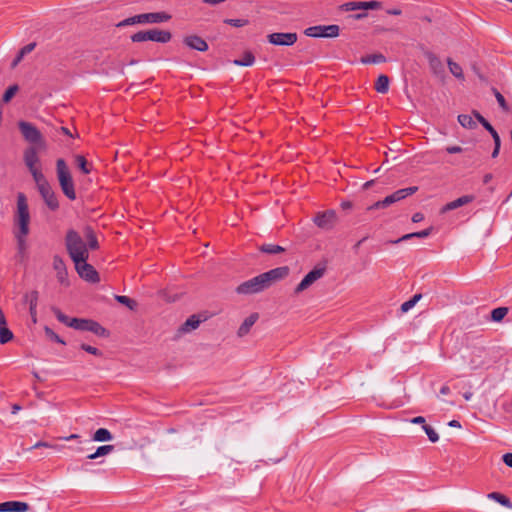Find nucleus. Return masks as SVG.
Here are the masks:
<instances>
[{"instance_id":"obj_1","label":"nucleus","mask_w":512,"mask_h":512,"mask_svg":"<svg viewBox=\"0 0 512 512\" xmlns=\"http://www.w3.org/2000/svg\"><path fill=\"white\" fill-rule=\"evenodd\" d=\"M290 269L287 266L277 267L242 282L236 288L240 295H253L270 288L274 283L286 278Z\"/></svg>"},{"instance_id":"obj_2","label":"nucleus","mask_w":512,"mask_h":512,"mask_svg":"<svg viewBox=\"0 0 512 512\" xmlns=\"http://www.w3.org/2000/svg\"><path fill=\"white\" fill-rule=\"evenodd\" d=\"M84 239L80 234L74 230H69L66 235V248L72 261L88 259L89 249L95 250L98 248V241L93 232L89 227L84 230Z\"/></svg>"},{"instance_id":"obj_3","label":"nucleus","mask_w":512,"mask_h":512,"mask_svg":"<svg viewBox=\"0 0 512 512\" xmlns=\"http://www.w3.org/2000/svg\"><path fill=\"white\" fill-rule=\"evenodd\" d=\"M14 223L17 227L15 237L17 238L20 249H24L26 236L29 234L30 213L27 198L23 193L17 195V206L14 215Z\"/></svg>"},{"instance_id":"obj_4","label":"nucleus","mask_w":512,"mask_h":512,"mask_svg":"<svg viewBox=\"0 0 512 512\" xmlns=\"http://www.w3.org/2000/svg\"><path fill=\"white\" fill-rule=\"evenodd\" d=\"M56 173L60 188L63 194L70 200L76 199L74 182L70 170L64 159L60 158L56 161Z\"/></svg>"},{"instance_id":"obj_5","label":"nucleus","mask_w":512,"mask_h":512,"mask_svg":"<svg viewBox=\"0 0 512 512\" xmlns=\"http://www.w3.org/2000/svg\"><path fill=\"white\" fill-rule=\"evenodd\" d=\"M18 126L24 139L29 142L31 146H37L39 149H46V142L42 134L33 124L20 121Z\"/></svg>"},{"instance_id":"obj_6","label":"nucleus","mask_w":512,"mask_h":512,"mask_svg":"<svg viewBox=\"0 0 512 512\" xmlns=\"http://www.w3.org/2000/svg\"><path fill=\"white\" fill-rule=\"evenodd\" d=\"M340 28L338 25H318L312 26L305 30V34L309 37H326L335 38L339 35Z\"/></svg>"},{"instance_id":"obj_7","label":"nucleus","mask_w":512,"mask_h":512,"mask_svg":"<svg viewBox=\"0 0 512 512\" xmlns=\"http://www.w3.org/2000/svg\"><path fill=\"white\" fill-rule=\"evenodd\" d=\"M88 259L74 261L75 269L79 276L88 282H98L99 275L95 268L87 263Z\"/></svg>"},{"instance_id":"obj_8","label":"nucleus","mask_w":512,"mask_h":512,"mask_svg":"<svg viewBox=\"0 0 512 512\" xmlns=\"http://www.w3.org/2000/svg\"><path fill=\"white\" fill-rule=\"evenodd\" d=\"M325 268L315 267L304 276L301 282L295 287L294 293L300 294L312 286L317 280L323 277Z\"/></svg>"},{"instance_id":"obj_9","label":"nucleus","mask_w":512,"mask_h":512,"mask_svg":"<svg viewBox=\"0 0 512 512\" xmlns=\"http://www.w3.org/2000/svg\"><path fill=\"white\" fill-rule=\"evenodd\" d=\"M160 21V13H143L124 19L117 24L118 27H124L134 24L158 23Z\"/></svg>"},{"instance_id":"obj_10","label":"nucleus","mask_w":512,"mask_h":512,"mask_svg":"<svg viewBox=\"0 0 512 512\" xmlns=\"http://www.w3.org/2000/svg\"><path fill=\"white\" fill-rule=\"evenodd\" d=\"M71 323V328H74L76 330L91 331L96 335H104L105 333V329L100 324L93 320L74 318V320Z\"/></svg>"},{"instance_id":"obj_11","label":"nucleus","mask_w":512,"mask_h":512,"mask_svg":"<svg viewBox=\"0 0 512 512\" xmlns=\"http://www.w3.org/2000/svg\"><path fill=\"white\" fill-rule=\"evenodd\" d=\"M268 41L273 45L291 46L297 41L296 33H272L268 35Z\"/></svg>"},{"instance_id":"obj_12","label":"nucleus","mask_w":512,"mask_h":512,"mask_svg":"<svg viewBox=\"0 0 512 512\" xmlns=\"http://www.w3.org/2000/svg\"><path fill=\"white\" fill-rule=\"evenodd\" d=\"M381 3L378 1H367V2H361V1H350L346 2L341 6V9L344 11H355L358 9L363 10H377L381 8Z\"/></svg>"},{"instance_id":"obj_13","label":"nucleus","mask_w":512,"mask_h":512,"mask_svg":"<svg viewBox=\"0 0 512 512\" xmlns=\"http://www.w3.org/2000/svg\"><path fill=\"white\" fill-rule=\"evenodd\" d=\"M336 221V214L332 210L318 213L314 218V223L322 229H331Z\"/></svg>"},{"instance_id":"obj_14","label":"nucleus","mask_w":512,"mask_h":512,"mask_svg":"<svg viewBox=\"0 0 512 512\" xmlns=\"http://www.w3.org/2000/svg\"><path fill=\"white\" fill-rule=\"evenodd\" d=\"M42 149H39L37 146H29L24 150L23 153V160L26 165V167L29 169L40 167V159L38 156L39 151Z\"/></svg>"},{"instance_id":"obj_15","label":"nucleus","mask_w":512,"mask_h":512,"mask_svg":"<svg viewBox=\"0 0 512 512\" xmlns=\"http://www.w3.org/2000/svg\"><path fill=\"white\" fill-rule=\"evenodd\" d=\"M418 190L417 186H412L408 188H403L395 191L391 195L384 198V203L386 204V207L405 199L406 197L413 195Z\"/></svg>"},{"instance_id":"obj_16","label":"nucleus","mask_w":512,"mask_h":512,"mask_svg":"<svg viewBox=\"0 0 512 512\" xmlns=\"http://www.w3.org/2000/svg\"><path fill=\"white\" fill-rule=\"evenodd\" d=\"M53 268L56 272V277H57L58 282L64 286H68L69 281H68L67 268H66V265L61 257L54 256Z\"/></svg>"},{"instance_id":"obj_17","label":"nucleus","mask_w":512,"mask_h":512,"mask_svg":"<svg viewBox=\"0 0 512 512\" xmlns=\"http://www.w3.org/2000/svg\"><path fill=\"white\" fill-rule=\"evenodd\" d=\"M470 369L476 370L485 364V352L482 349H474L466 357Z\"/></svg>"},{"instance_id":"obj_18","label":"nucleus","mask_w":512,"mask_h":512,"mask_svg":"<svg viewBox=\"0 0 512 512\" xmlns=\"http://www.w3.org/2000/svg\"><path fill=\"white\" fill-rule=\"evenodd\" d=\"M133 42L154 41L160 42V31L158 29H151L147 31H140L131 36Z\"/></svg>"},{"instance_id":"obj_19","label":"nucleus","mask_w":512,"mask_h":512,"mask_svg":"<svg viewBox=\"0 0 512 512\" xmlns=\"http://www.w3.org/2000/svg\"><path fill=\"white\" fill-rule=\"evenodd\" d=\"M40 195L42 196L46 205L53 211L57 210L59 207L58 199L53 191L51 185L46 186L45 188L39 190Z\"/></svg>"},{"instance_id":"obj_20","label":"nucleus","mask_w":512,"mask_h":512,"mask_svg":"<svg viewBox=\"0 0 512 512\" xmlns=\"http://www.w3.org/2000/svg\"><path fill=\"white\" fill-rule=\"evenodd\" d=\"M29 506L25 502L7 501L0 503V512H27Z\"/></svg>"},{"instance_id":"obj_21","label":"nucleus","mask_w":512,"mask_h":512,"mask_svg":"<svg viewBox=\"0 0 512 512\" xmlns=\"http://www.w3.org/2000/svg\"><path fill=\"white\" fill-rule=\"evenodd\" d=\"M184 43L191 49H195L197 51H206L208 49L206 41L196 35L186 37L184 39Z\"/></svg>"},{"instance_id":"obj_22","label":"nucleus","mask_w":512,"mask_h":512,"mask_svg":"<svg viewBox=\"0 0 512 512\" xmlns=\"http://www.w3.org/2000/svg\"><path fill=\"white\" fill-rule=\"evenodd\" d=\"M474 197L472 195H464L462 197L457 198L454 201H451L447 203L445 206L442 207L441 213H446L450 210L457 209L461 206H464L470 202H472Z\"/></svg>"},{"instance_id":"obj_23","label":"nucleus","mask_w":512,"mask_h":512,"mask_svg":"<svg viewBox=\"0 0 512 512\" xmlns=\"http://www.w3.org/2000/svg\"><path fill=\"white\" fill-rule=\"evenodd\" d=\"M25 300L29 304V312L31 319L34 323L37 322V302H38V292L32 291L25 295Z\"/></svg>"},{"instance_id":"obj_24","label":"nucleus","mask_w":512,"mask_h":512,"mask_svg":"<svg viewBox=\"0 0 512 512\" xmlns=\"http://www.w3.org/2000/svg\"><path fill=\"white\" fill-rule=\"evenodd\" d=\"M29 172L32 175V178L36 184L38 191L50 185L47 179L45 178L44 174L42 173L41 167L29 169Z\"/></svg>"},{"instance_id":"obj_25","label":"nucleus","mask_w":512,"mask_h":512,"mask_svg":"<svg viewBox=\"0 0 512 512\" xmlns=\"http://www.w3.org/2000/svg\"><path fill=\"white\" fill-rule=\"evenodd\" d=\"M257 319H258V314H256V313H253L250 316H248L243 321V323L240 325L238 332H237L238 336L243 337V336L247 335L249 333L251 327L257 321Z\"/></svg>"},{"instance_id":"obj_26","label":"nucleus","mask_w":512,"mask_h":512,"mask_svg":"<svg viewBox=\"0 0 512 512\" xmlns=\"http://www.w3.org/2000/svg\"><path fill=\"white\" fill-rule=\"evenodd\" d=\"M201 322L202 320L198 315H192L182 324L180 331L183 333H189L197 329Z\"/></svg>"},{"instance_id":"obj_27","label":"nucleus","mask_w":512,"mask_h":512,"mask_svg":"<svg viewBox=\"0 0 512 512\" xmlns=\"http://www.w3.org/2000/svg\"><path fill=\"white\" fill-rule=\"evenodd\" d=\"M76 167L83 173L89 174L93 169V165L89 163L86 158L82 155H76L74 157Z\"/></svg>"},{"instance_id":"obj_28","label":"nucleus","mask_w":512,"mask_h":512,"mask_svg":"<svg viewBox=\"0 0 512 512\" xmlns=\"http://www.w3.org/2000/svg\"><path fill=\"white\" fill-rule=\"evenodd\" d=\"M427 59L430 65V68L435 74H439L443 71V65L441 60L434 54L428 53Z\"/></svg>"},{"instance_id":"obj_29","label":"nucleus","mask_w":512,"mask_h":512,"mask_svg":"<svg viewBox=\"0 0 512 512\" xmlns=\"http://www.w3.org/2000/svg\"><path fill=\"white\" fill-rule=\"evenodd\" d=\"M389 89V78L386 75H380L375 83V90L378 93L385 94Z\"/></svg>"},{"instance_id":"obj_30","label":"nucleus","mask_w":512,"mask_h":512,"mask_svg":"<svg viewBox=\"0 0 512 512\" xmlns=\"http://www.w3.org/2000/svg\"><path fill=\"white\" fill-rule=\"evenodd\" d=\"M448 68L451 74L459 80H464V74L461 66L451 60L450 58L447 60Z\"/></svg>"},{"instance_id":"obj_31","label":"nucleus","mask_w":512,"mask_h":512,"mask_svg":"<svg viewBox=\"0 0 512 512\" xmlns=\"http://www.w3.org/2000/svg\"><path fill=\"white\" fill-rule=\"evenodd\" d=\"M93 440L97 442H105L112 440V434L105 428H99L93 434Z\"/></svg>"},{"instance_id":"obj_32","label":"nucleus","mask_w":512,"mask_h":512,"mask_svg":"<svg viewBox=\"0 0 512 512\" xmlns=\"http://www.w3.org/2000/svg\"><path fill=\"white\" fill-rule=\"evenodd\" d=\"M114 450L113 445H103L96 449V451L90 455H88V459L94 460L98 457L105 456L109 453H111Z\"/></svg>"},{"instance_id":"obj_33","label":"nucleus","mask_w":512,"mask_h":512,"mask_svg":"<svg viewBox=\"0 0 512 512\" xmlns=\"http://www.w3.org/2000/svg\"><path fill=\"white\" fill-rule=\"evenodd\" d=\"M51 310L54 313V315L56 316V318L58 319V321H60L61 323H63L64 325H66L68 327H72L71 322L74 320V318L68 317L57 307H52Z\"/></svg>"},{"instance_id":"obj_34","label":"nucleus","mask_w":512,"mask_h":512,"mask_svg":"<svg viewBox=\"0 0 512 512\" xmlns=\"http://www.w3.org/2000/svg\"><path fill=\"white\" fill-rule=\"evenodd\" d=\"M254 61L255 57L253 54L251 52H246L241 58L234 60L233 63L238 66H251Z\"/></svg>"},{"instance_id":"obj_35","label":"nucleus","mask_w":512,"mask_h":512,"mask_svg":"<svg viewBox=\"0 0 512 512\" xmlns=\"http://www.w3.org/2000/svg\"><path fill=\"white\" fill-rule=\"evenodd\" d=\"M386 61V58L382 54H372L361 58V62L364 64H380Z\"/></svg>"},{"instance_id":"obj_36","label":"nucleus","mask_w":512,"mask_h":512,"mask_svg":"<svg viewBox=\"0 0 512 512\" xmlns=\"http://www.w3.org/2000/svg\"><path fill=\"white\" fill-rule=\"evenodd\" d=\"M508 313L507 307H498L491 311V320L494 322H500Z\"/></svg>"},{"instance_id":"obj_37","label":"nucleus","mask_w":512,"mask_h":512,"mask_svg":"<svg viewBox=\"0 0 512 512\" xmlns=\"http://www.w3.org/2000/svg\"><path fill=\"white\" fill-rule=\"evenodd\" d=\"M458 122L464 128L474 129L476 127V122L472 119L470 115L467 114L459 115Z\"/></svg>"},{"instance_id":"obj_38","label":"nucleus","mask_w":512,"mask_h":512,"mask_svg":"<svg viewBox=\"0 0 512 512\" xmlns=\"http://www.w3.org/2000/svg\"><path fill=\"white\" fill-rule=\"evenodd\" d=\"M488 497L490 499L497 501L498 503H500L501 505H503L505 507L512 508V504H511L510 500L503 494H500L498 492H492L488 495Z\"/></svg>"},{"instance_id":"obj_39","label":"nucleus","mask_w":512,"mask_h":512,"mask_svg":"<svg viewBox=\"0 0 512 512\" xmlns=\"http://www.w3.org/2000/svg\"><path fill=\"white\" fill-rule=\"evenodd\" d=\"M260 250L268 254H279L285 251L282 246L275 244H264L261 246Z\"/></svg>"},{"instance_id":"obj_40","label":"nucleus","mask_w":512,"mask_h":512,"mask_svg":"<svg viewBox=\"0 0 512 512\" xmlns=\"http://www.w3.org/2000/svg\"><path fill=\"white\" fill-rule=\"evenodd\" d=\"M431 231H432V228H428V229L422 230L420 232L409 233V234H406L403 237H401L399 240H397V242L405 241V240L411 239L413 237L426 238L431 234Z\"/></svg>"},{"instance_id":"obj_41","label":"nucleus","mask_w":512,"mask_h":512,"mask_svg":"<svg viewBox=\"0 0 512 512\" xmlns=\"http://www.w3.org/2000/svg\"><path fill=\"white\" fill-rule=\"evenodd\" d=\"M421 297H422L421 294H415L410 300L404 302L401 305V311L403 313L408 312L410 309H412L416 305V303L421 299Z\"/></svg>"},{"instance_id":"obj_42","label":"nucleus","mask_w":512,"mask_h":512,"mask_svg":"<svg viewBox=\"0 0 512 512\" xmlns=\"http://www.w3.org/2000/svg\"><path fill=\"white\" fill-rule=\"evenodd\" d=\"M423 430L425 431V433L427 434L429 440L433 443L437 442L439 440V435L437 434V432L432 428L430 427L429 425L427 424H424L423 425Z\"/></svg>"},{"instance_id":"obj_43","label":"nucleus","mask_w":512,"mask_h":512,"mask_svg":"<svg viewBox=\"0 0 512 512\" xmlns=\"http://www.w3.org/2000/svg\"><path fill=\"white\" fill-rule=\"evenodd\" d=\"M44 332H45V335L52 341H55L57 343H60L62 345L65 344V341L60 338L51 328H49L48 326H46L44 328Z\"/></svg>"},{"instance_id":"obj_44","label":"nucleus","mask_w":512,"mask_h":512,"mask_svg":"<svg viewBox=\"0 0 512 512\" xmlns=\"http://www.w3.org/2000/svg\"><path fill=\"white\" fill-rule=\"evenodd\" d=\"M17 91H18V86L17 85L10 86L5 91V93L3 95V102H5V103L9 102L14 97V95L16 94Z\"/></svg>"},{"instance_id":"obj_45","label":"nucleus","mask_w":512,"mask_h":512,"mask_svg":"<svg viewBox=\"0 0 512 512\" xmlns=\"http://www.w3.org/2000/svg\"><path fill=\"white\" fill-rule=\"evenodd\" d=\"M116 300L123 304V305H126L127 307H129L131 310H133L136 306V302L134 300H132L131 298L127 297V296H116Z\"/></svg>"},{"instance_id":"obj_46","label":"nucleus","mask_w":512,"mask_h":512,"mask_svg":"<svg viewBox=\"0 0 512 512\" xmlns=\"http://www.w3.org/2000/svg\"><path fill=\"white\" fill-rule=\"evenodd\" d=\"M224 22L233 27L239 28V27L246 26L249 21L247 19H226Z\"/></svg>"},{"instance_id":"obj_47","label":"nucleus","mask_w":512,"mask_h":512,"mask_svg":"<svg viewBox=\"0 0 512 512\" xmlns=\"http://www.w3.org/2000/svg\"><path fill=\"white\" fill-rule=\"evenodd\" d=\"M483 127L491 134L494 142H498V140H500L499 134L489 122H485Z\"/></svg>"},{"instance_id":"obj_48","label":"nucleus","mask_w":512,"mask_h":512,"mask_svg":"<svg viewBox=\"0 0 512 512\" xmlns=\"http://www.w3.org/2000/svg\"><path fill=\"white\" fill-rule=\"evenodd\" d=\"M81 349H83L84 351L92 354V355H95V356H101L102 353L99 349H97L96 347H93V346H90V345H87V344H81Z\"/></svg>"},{"instance_id":"obj_49","label":"nucleus","mask_w":512,"mask_h":512,"mask_svg":"<svg viewBox=\"0 0 512 512\" xmlns=\"http://www.w3.org/2000/svg\"><path fill=\"white\" fill-rule=\"evenodd\" d=\"M495 97H496V100H497L498 104L500 105V107L503 110L508 111V106L506 104L504 96L497 90H495Z\"/></svg>"},{"instance_id":"obj_50","label":"nucleus","mask_w":512,"mask_h":512,"mask_svg":"<svg viewBox=\"0 0 512 512\" xmlns=\"http://www.w3.org/2000/svg\"><path fill=\"white\" fill-rule=\"evenodd\" d=\"M35 48V43H29L26 46H24L19 52L21 53V56H25L26 54L31 53Z\"/></svg>"},{"instance_id":"obj_51","label":"nucleus","mask_w":512,"mask_h":512,"mask_svg":"<svg viewBox=\"0 0 512 512\" xmlns=\"http://www.w3.org/2000/svg\"><path fill=\"white\" fill-rule=\"evenodd\" d=\"M381 208H386V204L384 203V199L381 200V201L375 202L373 205L368 207V210L381 209Z\"/></svg>"},{"instance_id":"obj_52","label":"nucleus","mask_w":512,"mask_h":512,"mask_svg":"<svg viewBox=\"0 0 512 512\" xmlns=\"http://www.w3.org/2000/svg\"><path fill=\"white\" fill-rule=\"evenodd\" d=\"M446 151L450 154L461 153L463 149L460 146H448Z\"/></svg>"},{"instance_id":"obj_53","label":"nucleus","mask_w":512,"mask_h":512,"mask_svg":"<svg viewBox=\"0 0 512 512\" xmlns=\"http://www.w3.org/2000/svg\"><path fill=\"white\" fill-rule=\"evenodd\" d=\"M503 462L512 468V453H506L503 455Z\"/></svg>"},{"instance_id":"obj_54","label":"nucleus","mask_w":512,"mask_h":512,"mask_svg":"<svg viewBox=\"0 0 512 512\" xmlns=\"http://www.w3.org/2000/svg\"><path fill=\"white\" fill-rule=\"evenodd\" d=\"M413 424H422V426L425 424V418L422 416L414 417L410 420Z\"/></svg>"},{"instance_id":"obj_55","label":"nucleus","mask_w":512,"mask_h":512,"mask_svg":"<svg viewBox=\"0 0 512 512\" xmlns=\"http://www.w3.org/2000/svg\"><path fill=\"white\" fill-rule=\"evenodd\" d=\"M423 219H424V215L420 212H417V213L413 214V216H412V221L414 223L421 222Z\"/></svg>"},{"instance_id":"obj_56","label":"nucleus","mask_w":512,"mask_h":512,"mask_svg":"<svg viewBox=\"0 0 512 512\" xmlns=\"http://www.w3.org/2000/svg\"><path fill=\"white\" fill-rule=\"evenodd\" d=\"M494 143H495V147H494V150L492 152V157L493 158L497 157V155L499 154L501 140H498V142H494Z\"/></svg>"},{"instance_id":"obj_57","label":"nucleus","mask_w":512,"mask_h":512,"mask_svg":"<svg viewBox=\"0 0 512 512\" xmlns=\"http://www.w3.org/2000/svg\"><path fill=\"white\" fill-rule=\"evenodd\" d=\"M171 39V34L168 31H162V43L168 42Z\"/></svg>"},{"instance_id":"obj_58","label":"nucleus","mask_w":512,"mask_h":512,"mask_svg":"<svg viewBox=\"0 0 512 512\" xmlns=\"http://www.w3.org/2000/svg\"><path fill=\"white\" fill-rule=\"evenodd\" d=\"M474 115L475 117L477 118V120L484 126V123L485 122H488L481 114H479L478 112H474Z\"/></svg>"},{"instance_id":"obj_59","label":"nucleus","mask_w":512,"mask_h":512,"mask_svg":"<svg viewBox=\"0 0 512 512\" xmlns=\"http://www.w3.org/2000/svg\"><path fill=\"white\" fill-rule=\"evenodd\" d=\"M40 447H51V445H50L49 443H47V442H41V441H40V442H37V443L33 446V448H35V449H36V448H40Z\"/></svg>"},{"instance_id":"obj_60","label":"nucleus","mask_w":512,"mask_h":512,"mask_svg":"<svg viewBox=\"0 0 512 512\" xmlns=\"http://www.w3.org/2000/svg\"><path fill=\"white\" fill-rule=\"evenodd\" d=\"M224 1L225 0H203L204 3L211 4V5L220 4V3H223Z\"/></svg>"},{"instance_id":"obj_61","label":"nucleus","mask_w":512,"mask_h":512,"mask_svg":"<svg viewBox=\"0 0 512 512\" xmlns=\"http://www.w3.org/2000/svg\"><path fill=\"white\" fill-rule=\"evenodd\" d=\"M440 393L442 395H447L450 393V388L447 386V385H444L441 389H440Z\"/></svg>"},{"instance_id":"obj_62","label":"nucleus","mask_w":512,"mask_h":512,"mask_svg":"<svg viewBox=\"0 0 512 512\" xmlns=\"http://www.w3.org/2000/svg\"><path fill=\"white\" fill-rule=\"evenodd\" d=\"M448 425H449L450 427H455V428H460V427H461V425H460L459 421H457V420H451V421L448 423Z\"/></svg>"},{"instance_id":"obj_63","label":"nucleus","mask_w":512,"mask_h":512,"mask_svg":"<svg viewBox=\"0 0 512 512\" xmlns=\"http://www.w3.org/2000/svg\"><path fill=\"white\" fill-rule=\"evenodd\" d=\"M387 13H388V14H391V15H400V14H401V10H400V9H397V8H395V9H389V10L387 11Z\"/></svg>"},{"instance_id":"obj_64","label":"nucleus","mask_w":512,"mask_h":512,"mask_svg":"<svg viewBox=\"0 0 512 512\" xmlns=\"http://www.w3.org/2000/svg\"><path fill=\"white\" fill-rule=\"evenodd\" d=\"M24 56H21V53L19 52L15 60L13 61V66H16L23 58Z\"/></svg>"}]
</instances>
